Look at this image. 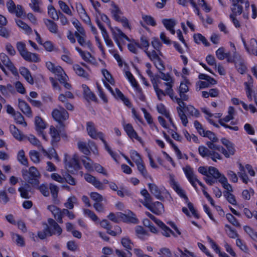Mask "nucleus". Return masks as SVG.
<instances>
[{
	"label": "nucleus",
	"mask_w": 257,
	"mask_h": 257,
	"mask_svg": "<svg viewBox=\"0 0 257 257\" xmlns=\"http://www.w3.org/2000/svg\"><path fill=\"white\" fill-rule=\"evenodd\" d=\"M208 146L209 149L203 146H200L198 148L199 153L203 157H209L214 162H216L217 160L222 159V156L217 151L221 152L226 158L233 155L235 152L234 145L230 142L225 146L226 149L221 146H214L210 143Z\"/></svg>",
	"instance_id": "nucleus-1"
},
{
	"label": "nucleus",
	"mask_w": 257,
	"mask_h": 257,
	"mask_svg": "<svg viewBox=\"0 0 257 257\" xmlns=\"http://www.w3.org/2000/svg\"><path fill=\"white\" fill-rule=\"evenodd\" d=\"M86 130L89 136L94 139L99 138L104 145L105 150L115 160H116V154L114 153L108 145L104 140V135L101 132H97L95 127L94 123L92 121H88L86 124Z\"/></svg>",
	"instance_id": "nucleus-2"
},
{
	"label": "nucleus",
	"mask_w": 257,
	"mask_h": 257,
	"mask_svg": "<svg viewBox=\"0 0 257 257\" xmlns=\"http://www.w3.org/2000/svg\"><path fill=\"white\" fill-rule=\"evenodd\" d=\"M52 115L54 119L58 122L59 129H63L65 126L64 122L69 118L68 112L63 107H60L59 109L53 110Z\"/></svg>",
	"instance_id": "nucleus-3"
},
{
	"label": "nucleus",
	"mask_w": 257,
	"mask_h": 257,
	"mask_svg": "<svg viewBox=\"0 0 257 257\" xmlns=\"http://www.w3.org/2000/svg\"><path fill=\"white\" fill-rule=\"evenodd\" d=\"M17 49L21 56L26 60L29 62H37L39 61L38 55L35 53L28 52L26 50V45L24 43L19 42L17 43Z\"/></svg>",
	"instance_id": "nucleus-4"
},
{
	"label": "nucleus",
	"mask_w": 257,
	"mask_h": 257,
	"mask_svg": "<svg viewBox=\"0 0 257 257\" xmlns=\"http://www.w3.org/2000/svg\"><path fill=\"white\" fill-rule=\"evenodd\" d=\"M144 52L149 58L150 60L153 62L154 64L159 71H164L165 70L163 61L160 57L161 55L159 54V52H158L155 50L151 51L144 50Z\"/></svg>",
	"instance_id": "nucleus-5"
},
{
	"label": "nucleus",
	"mask_w": 257,
	"mask_h": 257,
	"mask_svg": "<svg viewBox=\"0 0 257 257\" xmlns=\"http://www.w3.org/2000/svg\"><path fill=\"white\" fill-rule=\"evenodd\" d=\"M65 162L66 168L69 172H72L73 170H78L80 168L79 158L76 154H74L72 157L65 154Z\"/></svg>",
	"instance_id": "nucleus-6"
},
{
	"label": "nucleus",
	"mask_w": 257,
	"mask_h": 257,
	"mask_svg": "<svg viewBox=\"0 0 257 257\" xmlns=\"http://www.w3.org/2000/svg\"><path fill=\"white\" fill-rule=\"evenodd\" d=\"M175 99H176V102L179 105V107H177V110L178 113V115L181 120L183 124L186 126L188 123V119L186 115L184 113L185 112L184 111V102L181 101L179 97H175Z\"/></svg>",
	"instance_id": "nucleus-7"
},
{
	"label": "nucleus",
	"mask_w": 257,
	"mask_h": 257,
	"mask_svg": "<svg viewBox=\"0 0 257 257\" xmlns=\"http://www.w3.org/2000/svg\"><path fill=\"white\" fill-rule=\"evenodd\" d=\"M147 208L156 215L162 214L164 212L163 204L159 201L151 203Z\"/></svg>",
	"instance_id": "nucleus-8"
},
{
	"label": "nucleus",
	"mask_w": 257,
	"mask_h": 257,
	"mask_svg": "<svg viewBox=\"0 0 257 257\" xmlns=\"http://www.w3.org/2000/svg\"><path fill=\"white\" fill-rule=\"evenodd\" d=\"M18 106L22 112L29 117H32L33 113L30 105L24 100L18 99Z\"/></svg>",
	"instance_id": "nucleus-9"
},
{
	"label": "nucleus",
	"mask_w": 257,
	"mask_h": 257,
	"mask_svg": "<svg viewBox=\"0 0 257 257\" xmlns=\"http://www.w3.org/2000/svg\"><path fill=\"white\" fill-rule=\"evenodd\" d=\"M232 5L231 10L232 12L231 15L234 16L240 15L242 13V7L241 5L243 3V0H230Z\"/></svg>",
	"instance_id": "nucleus-10"
},
{
	"label": "nucleus",
	"mask_w": 257,
	"mask_h": 257,
	"mask_svg": "<svg viewBox=\"0 0 257 257\" xmlns=\"http://www.w3.org/2000/svg\"><path fill=\"white\" fill-rule=\"evenodd\" d=\"M0 59L6 66H7L13 74L16 75L18 74L17 68L14 66L10 61L9 58L5 53L0 54Z\"/></svg>",
	"instance_id": "nucleus-11"
},
{
	"label": "nucleus",
	"mask_w": 257,
	"mask_h": 257,
	"mask_svg": "<svg viewBox=\"0 0 257 257\" xmlns=\"http://www.w3.org/2000/svg\"><path fill=\"white\" fill-rule=\"evenodd\" d=\"M123 127L127 135L131 139H135L139 142H142V140L141 138L138 135L137 132L135 131L131 123L124 124Z\"/></svg>",
	"instance_id": "nucleus-12"
},
{
	"label": "nucleus",
	"mask_w": 257,
	"mask_h": 257,
	"mask_svg": "<svg viewBox=\"0 0 257 257\" xmlns=\"http://www.w3.org/2000/svg\"><path fill=\"white\" fill-rule=\"evenodd\" d=\"M148 185L151 193L154 195L157 199L162 201H164V197L162 195V191L155 184L149 183Z\"/></svg>",
	"instance_id": "nucleus-13"
},
{
	"label": "nucleus",
	"mask_w": 257,
	"mask_h": 257,
	"mask_svg": "<svg viewBox=\"0 0 257 257\" xmlns=\"http://www.w3.org/2000/svg\"><path fill=\"white\" fill-rule=\"evenodd\" d=\"M163 230L162 234L166 237H170L171 234L174 236L177 237V235L168 226H167L162 221L157 219L154 221Z\"/></svg>",
	"instance_id": "nucleus-14"
},
{
	"label": "nucleus",
	"mask_w": 257,
	"mask_h": 257,
	"mask_svg": "<svg viewBox=\"0 0 257 257\" xmlns=\"http://www.w3.org/2000/svg\"><path fill=\"white\" fill-rule=\"evenodd\" d=\"M0 92L5 97H10L15 93V88L10 84L7 85H0Z\"/></svg>",
	"instance_id": "nucleus-15"
},
{
	"label": "nucleus",
	"mask_w": 257,
	"mask_h": 257,
	"mask_svg": "<svg viewBox=\"0 0 257 257\" xmlns=\"http://www.w3.org/2000/svg\"><path fill=\"white\" fill-rule=\"evenodd\" d=\"M83 95L84 98L87 100L96 101L97 98L95 94L91 91L89 87L85 84H82Z\"/></svg>",
	"instance_id": "nucleus-16"
},
{
	"label": "nucleus",
	"mask_w": 257,
	"mask_h": 257,
	"mask_svg": "<svg viewBox=\"0 0 257 257\" xmlns=\"http://www.w3.org/2000/svg\"><path fill=\"white\" fill-rule=\"evenodd\" d=\"M201 136L204 137H207L210 140V141L207 142L206 144L208 147L207 148L208 149H209L208 146V144L209 143H212L214 146H217L215 144V143L218 142L219 140L213 132L209 131H205L204 134Z\"/></svg>",
	"instance_id": "nucleus-17"
},
{
	"label": "nucleus",
	"mask_w": 257,
	"mask_h": 257,
	"mask_svg": "<svg viewBox=\"0 0 257 257\" xmlns=\"http://www.w3.org/2000/svg\"><path fill=\"white\" fill-rule=\"evenodd\" d=\"M111 8L110 9L111 14L114 19L117 21L120 20L123 16H122V12L113 2L111 4Z\"/></svg>",
	"instance_id": "nucleus-18"
},
{
	"label": "nucleus",
	"mask_w": 257,
	"mask_h": 257,
	"mask_svg": "<svg viewBox=\"0 0 257 257\" xmlns=\"http://www.w3.org/2000/svg\"><path fill=\"white\" fill-rule=\"evenodd\" d=\"M52 72L57 75L58 79L60 82H64L67 80V75L61 67L55 66L54 71Z\"/></svg>",
	"instance_id": "nucleus-19"
},
{
	"label": "nucleus",
	"mask_w": 257,
	"mask_h": 257,
	"mask_svg": "<svg viewBox=\"0 0 257 257\" xmlns=\"http://www.w3.org/2000/svg\"><path fill=\"white\" fill-rule=\"evenodd\" d=\"M50 134L51 137V144L54 146L60 140L59 133L54 126L51 125L50 127Z\"/></svg>",
	"instance_id": "nucleus-20"
},
{
	"label": "nucleus",
	"mask_w": 257,
	"mask_h": 257,
	"mask_svg": "<svg viewBox=\"0 0 257 257\" xmlns=\"http://www.w3.org/2000/svg\"><path fill=\"white\" fill-rule=\"evenodd\" d=\"M22 174L23 178L29 184L35 186L39 184L38 179H35L34 178H31L29 176V170L22 169Z\"/></svg>",
	"instance_id": "nucleus-21"
},
{
	"label": "nucleus",
	"mask_w": 257,
	"mask_h": 257,
	"mask_svg": "<svg viewBox=\"0 0 257 257\" xmlns=\"http://www.w3.org/2000/svg\"><path fill=\"white\" fill-rule=\"evenodd\" d=\"M29 141L34 146L38 147L44 155H48L47 151L41 146L40 142L33 135H30L28 137Z\"/></svg>",
	"instance_id": "nucleus-22"
},
{
	"label": "nucleus",
	"mask_w": 257,
	"mask_h": 257,
	"mask_svg": "<svg viewBox=\"0 0 257 257\" xmlns=\"http://www.w3.org/2000/svg\"><path fill=\"white\" fill-rule=\"evenodd\" d=\"M74 36L76 37L78 43L83 47L87 46L88 47L90 48L91 46V43L89 41L86 40V35L84 33V35L78 34L77 33H74Z\"/></svg>",
	"instance_id": "nucleus-23"
},
{
	"label": "nucleus",
	"mask_w": 257,
	"mask_h": 257,
	"mask_svg": "<svg viewBox=\"0 0 257 257\" xmlns=\"http://www.w3.org/2000/svg\"><path fill=\"white\" fill-rule=\"evenodd\" d=\"M20 74L25 78L26 81L31 84H34V79L31 76L30 71L24 67L20 68Z\"/></svg>",
	"instance_id": "nucleus-24"
},
{
	"label": "nucleus",
	"mask_w": 257,
	"mask_h": 257,
	"mask_svg": "<svg viewBox=\"0 0 257 257\" xmlns=\"http://www.w3.org/2000/svg\"><path fill=\"white\" fill-rule=\"evenodd\" d=\"M44 22L48 29L52 33L56 34L58 32V26L54 21L45 19H44Z\"/></svg>",
	"instance_id": "nucleus-25"
},
{
	"label": "nucleus",
	"mask_w": 257,
	"mask_h": 257,
	"mask_svg": "<svg viewBox=\"0 0 257 257\" xmlns=\"http://www.w3.org/2000/svg\"><path fill=\"white\" fill-rule=\"evenodd\" d=\"M183 170L189 181L192 180H195L196 178H197L194 173L193 169L190 166H186L183 168Z\"/></svg>",
	"instance_id": "nucleus-26"
},
{
	"label": "nucleus",
	"mask_w": 257,
	"mask_h": 257,
	"mask_svg": "<svg viewBox=\"0 0 257 257\" xmlns=\"http://www.w3.org/2000/svg\"><path fill=\"white\" fill-rule=\"evenodd\" d=\"M48 222L51 227L53 228V231H51L52 232H55V234H57L59 235L61 234L62 231V228L53 219L49 218Z\"/></svg>",
	"instance_id": "nucleus-27"
},
{
	"label": "nucleus",
	"mask_w": 257,
	"mask_h": 257,
	"mask_svg": "<svg viewBox=\"0 0 257 257\" xmlns=\"http://www.w3.org/2000/svg\"><path fill=\"white\" fill-rule=\"evenodd\" d=\"M141 194L144 197V200L141 201V202L145 207H147L151 203H152V197L146 189H143L141 191Z\"/></svg>",
	"instance_id": "nucleus-28"
},
{
	"label": "nucleus",
	"mask_w": 257,
	"mask_h": 257,
	"mask_svg": "<svg viewBox=\"0 0 257 257\" xmlns=\"http://www.w3.org/2000/svg\"><path fill=\"white\" fill-rule=\"evenodd\" d=\"M30 189V186L28 184L25 183L24 187H21L18 189V191L20 192L21 196L22 198L28 199L30 197L29 195Z\"/></svg>",
	"instance_id": "nucleus-29"
},
{
	"label": "nucleus",
	"mask_w": 257,
	"mask_h": 257,
	"mask_svg": "<svg viewBox=\"0 0 257 257\" xmlns=\"http://www.w3.org/2000/svg\"><path fill=\"white\" fill-rule=\"evenodd\" d=\"M163 23L167 30H169L173 35L175 34V31L173 29L176 25L175 21L172 19H164Z\"/></svg>",
	"instance_id": "nucleus-30"
},
{
	"label": "nucleus",
	"mask_w": 257,
	"mask_h": 257,
	"mask_svg": "<svg viewBox=\"0 0 257 257\" xmlns=\"http://www.w3.org/2000/svg\"><path fill=\"white\" fill-rule=\"evenodd\" d=\"M247 51L252 54L257 56V41L255 39H251L248 47H246Z\"/></svg>",
	"instance_id": "nucleus-31"
},
{
	"label": "nucleus",
	"mask_w": 257,
	"mask_h": 257,
	"mask_svg": "<svg viewBox=\"0 0 257 257\" xmlns=\"http://www.w3.org/2000/svg\"><path fill=\"white\" fill-rule=\"evenodd\" d=\"M10 130L14 137L19 141H22L23 139V135L21 132L18 129L15 125H10Z\"/></svg>",
	"instance_id": "nucleus-32"
},
{
	"label": "nucleus",
	"mask_w": 257,
	"mask_h": 257,
	"mask_svg": "<svg viewBox=\"0 0 257 257\" xmlns=\"http://www.w3.org/2000/svg\"><path fill=\"white\" fill-rule=\"evenodd\" d=\"M232 46L233 47V54H232L230 52H228L227 61L228 62H234L235 63V62H236V61H240V56L236 53V49L233 44H232Z\"/></svg>",
	"instance_id": "nucleus-33"
},
{
	"label": "nucleus",
	"mask_w": 257,
	"mask_h": 257,
	"mask_svg": "<svg viewBox=\"0 0 257 257\" xmlns=\"http://www.w3.org/2000/svg\"><path fill=\"white\" fill-rule=\"evenodd\" d=\"M172 187L177 193L180 195V197L184 198L186 202H188V197L185 194L183 189L179 186V185L176 182H173L172 183Z\"/></svg>",
	"instance_id": "nucleus-34"
},
{
	"label": "nucleus",
	"mask_w": 257,
	"mask_h": 257,
	"mask_svg": "<svg viewBox=\"0 0 257 257\" xmlns=\"http://www.w3.org/2000/svg\"><path fill=\"white\" fill-rule=\"evenodd\" d=\"M111 93L115 97L119 98L123 101L126 105L128 106L130 104L129 100L124 97L122 92L118 88H115V90L113 91V93Z\"/></svg>",
	"instance_id": "nucleus-35"
},
{
	"label": "nucleus",
	"mask_w": 257,
	"mask_h": 257,
	"mask_svg": "<svg viewBox=\"0 0 257 257\" xmlns=\"http://www.w3.org/2000/svg\"><path fill=\"white\" fill-rule=\"evenodd\" d=\"M121 243L126 251H130L133 249L134 243L128 237H123L121 240Z\"/></svg>",
	"instance_id": "nucleus-36"
},
{
	"label": "nucleus",
	"mask_w": 257,
	"mask_h": 257,
	"mask_svg": "<svg viewBox=\"0 0 257 257\" xmlns=\"http://www.w3.org/2000/svg\"><path fill=\"white\" fill-rule=\"evenodd\" d=\"M53 234H55V232H52L50 228L47 225H46V227L43 231L38 232V236L41 239H45L47 235L52 236Z\"/></svg>",
	"instance_id": "nucleus-37"
},
{
	"label": "nucleus",
	"mask_w": 257,
	"mask_h": 257,
	"mask_svg": "<svg viewBox=\"0 0 257 257\" xmlns=\"http://www.w3.org/2000/svg\"><path fill=\"white\" fill-rule=\"evenodd\" d=\"M173 83V81L164 83L165 85L167 86L165 91L167 94L174 101H176V99H175L176 96H174V93L173 90L172 89Z\"/></svg>",
	"instance_id": "nucleus-38"
},
{
	"label": "nucleus",
	"mask_w": 257,
	"mask_h": 257,
	"mask_svg": "<svg viewBox=\"0 0 257 257\" xmlns=\"http://www.w3.org/2000/svg\"><path fill=\"white\" fill-rule=\"evenodd\" d=\"M184 111L188 113L189 114L194 116L196 117L199 116V112L198 110L196 109L192 105H188L187 106H185V104L184 103Z\"/></svg>",
	"instance_id": "nucleus-39"
},
{
	"label": "nucleus",
	"mask_w": 257,
	"mask_h": 257,
	"mask_svg": "<svg viewBox=\"0 0 257 257\" xmlns=\"http://www.w3.org/2000/svg\"><path fill=\"white\" fill-rule=\"evenodd\" d=\"M208 174L209 176H212L214 179H220L222 176H224L222 175L218 171V170L214 167H209L208 168Z\"/></svg>",
	"instance_id": "nucleus-40"
},
{
	"label": "nucleus",
	"mask_w": 257,
	"mask_h": 257,
	"mask_svg": "<svg viewBox=\"0 0 257 257\" xmlns=\"http://www.w3.org/2000/svg\"><path fill=\"white\" fill-rule=\"evenodd\" d=\"M135 231L138 237L142 239H144L146 236L149 235L148 232L141 226H136Z\"/></svg>",
	"instance_id": "nucleus-41"
},
{
	"label": "nucleus",
	"mask_w": 257,
	"mask_h": 257,
	"mask_svg": "<svg viewBox=\"0 0 257 257\" xmlns=\"http://www.w3.org/2000/svg\"><path fill=\"white\" fill-rule=\"evenodd\" d=\"M48 14L52 19L54 20H58L59 18V11L57 12L52 5L48 6Z\"/></svg>",
	"instance_id": "nucleus-42"
},
{
	"label": "nucleus",
	"mask_w": 257,
	"mask_h": 257,
	"mask_svg": "<svg viewBox=\"0 0 257 257\" xmlns=\"http://www.w3.org/2000/svg\"><path fill=\"white\" fill-rule=\"evenodd\" d=\"M73 70L78 75L86 78H88V74L78 64H75L73 66Z\"/></svg>",
	"instance_id": "nucleus-43"
},
{
	"label": "nucleus",
	"mask_w": 257,
	"mask_h": 257,
	"mask_svg": "<svg viewBox=\"0 0 257 257\" xmlns=\"http://www.w3.org/2000/svg\"><path fill=\"white\" fill-rule=\"evenodd\" d=\"M17 159L19 162L23 165H25L27 167L29 166L28 161L27 159L26 158L25 152L24 150H20L18 154Z\"/></svg>",
	"instance_id": "nucleus-44"
},
{
	"label": "nucleus",
	"mask_w": 257,
	"mask_h": 257,
	"mask_svg": "<svg viewBox=\"0 0 257 257\" xmlns=\"http://www.w3.org/2000/svg\"><path fill=\"white\" fill-rule=\"evenodd\" d=\"M136 165L137 166L138 171L144 178H147L149 177L151 178L149 176L143 161L136 164Z\"/></svg>",
	"instance_id": "nucleus-45"
},
{
	"label": "nucleus",
	"mask_w": 257,
	"mask_h": 257,
	"mask_svg": "<svg viewBox=\"0 0 257 257\" xmlns=\"http://www.w3.org/2000/svg\"><path fill=\"white\" fill-rule=\"evenodd\" d=\"M218 181L222 184L223 187L226 190V191H228L230 193L233 191L232 186L228 183L227 179L225 176H222L218 180Z\"/></svg>",
	"instance_id": "nucleus-46"
},
{
	"label": "nucleus",
	"mask_w": 257,
	"mask_h": 257,
	"mask_svg": "<svg viewBox=\"0 0 257 257\" xmlns=\"http://www.w3.org/2000/svg\"><path fill=\"white\" fill-rule=\"evenodd\" d=\"M35 125L37 131H41L44 130L46 125L45 122L43 121L42 118L39 116H36L35 117Z\"/></svg>",
	"instance_id": "nucleus-47"
},
{
	"label": "nucleus",
	"mask_w": 257,
	"mask_h": 257,
	"mask_svg": "<svg viewBox=\"0 0 257 257\" xmlns=\"http://www.w3.org/2000/svg\"><path fill=\"white\" fill-rule=\"evenodd\" d=\"M58 4L60 9L64 13L70 16L73 15L72 11L65 2L60 0L58 1Z\"/></svg>",
	"instance_id": "nucleus-48"
},
{
	"label": "nucleus",
	"mask_w": 257,
	"mask_h": 257,
	"mask_svg": "<svg viewBox=\"0 0 257 257\" xmlns=\"http://www.w3.org/2000/svg\"><path fill=\"white\" fill-rule=\"evenodd\" d=\"M72 24L74 27L76 29L77 31L75 33H77L78 34L84 35L86 33L85 30L82 26V25L79 21L76 19L72 21Z\"/></svg>",
	"instance_id": "nucleus-49"
},
{
	"label": "nucleus",
	"mask_w": 257,
	"mask_h": 257,
	"mask_svg": "<svg viewBox=\"0 0 257 257\" xmlns=\"http://www.w3.org/2000/svg\"><path fill=\"white\" fill-rule=\"evenodd\" d=\"M153 87L155 89V91L157 94L158 98L160 100H162L163 97L167 95L166 92H165V91H163V90L160 89L156 82L153 83Z\"/></svg>",
	"instance_id": "nucleus-50"
},
{
	"label": "nucleus",
	"mask_w": 257,
	"mask_h": 257,
	"mask_svg": "<svg viewBox=\"0 0 257 257\" xmlns=\"http://www.w3.org/2000/svg\"><path fill=\"white\" fill-rule=\"evenodd\" d=\"M18 27L24 30L26 33L31 34L32 32V29L25 23L20 20H16Z\"/></svg>",
	"instance_id": "nucleus-51"
},
{
	"label": "nucleus",
	"mask_w": 257,
	"mask_h": 257,
	"mask_svg": "<svg viewBox=\"0 0 257 257\" xmlns=\"http://www.w3.org/2000/svg\"><path fill=\"white\" fill-rule=\"evenodd\" d=\"M194 39L196 43H200L201 42L206 46H208L209 43L207 42L206 38L200 34H195Z\"/></svg>",
	"instance_id": "nucleus-52"
},
{
	"label": "nucleus",
	"mask_w": 257,
	"mask_h": 257,
	"mask_svg": "<svg viewBox=\"0 0 257 257\" xmlns=\"http://www.w3.org/2000/svg\"><path fill=\"white\" fill-rule=\"evenodd\" d=\"M15 119L17 123L23 125L24 126L27 125V122L25 121L24 117L19 112H16L14 115Z\"/></svg>",
	"instance_id": "nucleus-53"
},
{
	"label": "nucleus",
	"mask_w": 257,
	"mask_h": 257,
	"mask_svg": "<svg viewBox=\"0 0 257 257\" xmlns=\"http://www.w3.org/2000/svg\"><path fill=\"white\" fill-rule=\"evenodd\" d=\"M151 44L153 47L156 50L155 51H157L158 52H159V54L161 56H162V54L160 51V49L162 45L159 40V39L156 38H153L151 42Z\"/></svg>",
	"instance_id": "nucleus-54"
},
{
	"label": "nucleus",
	"mask_w": 257,
	"mask_h": 257,
	"mask_svg": "<svg viewBox=\"0 0 257 257\" xmlns=\"http://www.w3.org/2000/svg\"><path fill=\"white\" fill-rule=\"evenodd\" d=\"M223 195L229 203L232 205H235L236 204L235 196L231 193L228 191H224L223 192Z\"/></svg>",
	"instance_id": "nucleus-55"
},
{
	"label": "nucleus",
	"mask_w": 257,
	"mask_h": 257,
	"mask_svg": "<svg viewBox=\"0 0 257 257\" xmlns=\"http://www.w3.org/2000/svg\"><path fill=\"white\" fill-rule=\"evenodd\" d=\"M243 228L244 231L252 239L257 241V232L254 231L251 227L248 226H244Z\"/></svg>",
	"instance_id": "nucleus-56"
},
{
	"label": "nucleus",
	"mask_w": 257,
	"mask_h": 257,
	"mask_svg": "<svg viewBox=\"0 0 257 257\" xmlns=\"http://www.w3.org/2000/svg\"><path fill=\"white\" fill-rule=\"evenodd\" d=\"M216 55L219 60H222L224 58L228 59V53H225L224 52V49L223 47H221L216 51Z\"/></svg>",
	"instance_id": "nucleus-57"
},
{
	"label": "nucleus",
	"mask_w": 257,
	"mask_h": 257,
	"mask_svg": "<svg viewBox=\"0 0 257 257\" xmlns=\"http://www.w3.org/2000/svg\"><path fill=\"white\" fill-rule=\"evenodd\" d=\"M142 110L144 114L145 118L147 121L148 123L150 124H152L153 126L155 127L156 129L158 130V128L156 125L153 124V120L150 113H149L144 108H142Z\"/></svg>",
	"instance_id": "nucleus-58"
},
{
	"label": "nucleus",
	"mask_w": 257,
	"mask_h": 257,
	"mask_svg": "<svg viewBox=\"0 0 257 257\" xmlns=\"http://www.w3.org/2000/svg\"><path fill=\"white\" fill-rule=\"evenodd\" d=\"M29 176L31 178L38 179L40 177V174L35 167H31L29 169Z\"/></svg>",
	"instance_id": "nucleus-59"
},
{
	"label": "nucleus",
	"mask_w": 257,
	"mask_h": 257,
	"mask_svg": "<svg viewBox=\"0 0 257 257\" xmlns=\"http://www.w3.org/2000/svg\"><path fill=\"white\" fill-rule=\"evenodd\" d=\"M49 188L51 191V195L53 197V199L55 200L57 199L58 197V193L59 192V188L57 186L53 184H50Z\"/></svg>",
	"instance_id": "nucleus-60"
},
{
	"label": "nucleus",
	"mask_w": 257,
	"mask_h": 257,
	"mask_svg": "<svg viewBox=\"0 0 257 257\" xmlns=\"http://www.w3.org/2000/svg\"><path fill=\"white\" fill-rule=\"evenodd\" d=\"M84 158L88 160L87 161L84 159L81 160L85 168L88 171H92L93 170V166L92 165V161L87 157H84Z\"/></svg>",
	"instance_id": "nucleus-61"
},
{
	"label": "nucleus",
	"mask_w": 257,
	"mask_h": 257,
	"mask_svg": "<svg viewBox=\"0 0 257 257\" xmlns=\"http://www.w3.org/2000/svg\"><path fill=\"white\" fill-rule=\"evenodd\" d=\"M150 43L147 38L143 36L140 39V49H145L144 50L148 51Z\"/></svg>",
	"instance_id": "nucleus-62"
},
{
	"label": "nucleus",
	"mask_w": 257,
	"mask_h": 257,
	"mask_svg": "<svg viewBox=\"0 0 257 257\" xmlns=\"http://www.w3.org/2000/svg\"><path fill=\"white\" fill-rule=\"evenodd\" d=\"M131 158L136 164L143 161L139 154L136 151H132L131 152Z\"/></svg>",
	"instance_id": "nucleus-63"
},
{
	"label": "nucleus",
	"mask_w": 257,
	"mask_h": 257,
	"mask_svg": "<svg viewBox=\"0 0 257 257\" xmlns=\"http://www.w3.org/2000/svg\"><path fill=\"white\" fill-rule=\"evenodd\" d=\"M115 253L118 257H131L132 256V253L131 251L125 252L123 250L119 249H115Z\"/></svg>",
	"instance_id": "nucleus-64"
}]
</instances>
